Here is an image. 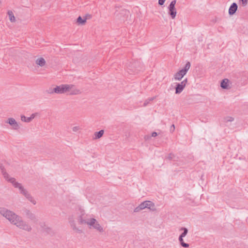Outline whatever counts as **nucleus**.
I'll return each instance as SVG.
<instances>
[{
  "label": "nucleus",
  "mask_w": 248,
  "mask_h": 248,
  "mask_svg": "<svg viewBox=\"0 0 248 248\" xmlns=\"http://www.w3.org/2000/svg\"><path fill=\"white\" fill-rule=\"evenodd\" d=\"M180 230L183 231V232L180 234V236L183 237H185L186 235L187 234L188 230L186 228L182 227L180 229Z\"/></svg>",
  "instance_id": "obj_25"
},
{
  "label": "nucleus",
  "mask_w": 248,
  "mask_h": 248,
  "mask_svg": "<svg viewBox=\"0 0 248 248\" xmlns=\"http://www.w3.org/2000/svg\"><path fill=\"white\" fill-rule=\"evenodd\" d=\"M68 92H70V95H77L81 93L80 90L77 89L74 85V87L70 89Z\"/></svg>",
  "instance_id": "obj_16"
},
{
  "label": "nucleus",
  "mask_w": 248,
  "mask_h": 248,
  "mask_svg": "<svg viewBox=\"0 0 248 248\" xmlns=\"http://www.w3.org/2000/svg\"><path fill=\"white\" fill-rule=\"evenodd\" d=\"M157 136V134L156 132H153L152 134V136L153 137H155Z\"/></svg>",
  "instance_id": "obj_35"
},
{
  "label": "nucleus",
  "mask_w": 248,
  "mask_h": 248,
  "mask_svg": "<svg viewBox=\"0 0 248 248\" xmlns=\"http://www.w3.org/2000/svg\"><path fill=\"white\" fill-rule=\"evenodd\" d=\"M229 80L227 78L223 79L220 83V86L222 89H228Z\"/></svg>",
  "instance_id": "obj_14"
},
{
  "label": "nucleus",
  "mask_w": 248,
  "mask_h": 248,
  "mask_svg": "<svg viewBox=\"0 0 248 248\" xmlns=\"http://www.w3.org/2000/svg\"><path fill=\"white\" fill-rule=\"evenodd\" d=\"M36 64L42 67L46 64V61L43 58H40L36 60Z\"/></svg>",
  "instance_id": "obj_18"
},
{
  "label": "nucleus",
  "mask_w": 248,
  "mask_h": 248,
  "mask_svg": "<svg viewBox=\"0 0 248 248\" xmlns=\"http://www.w3.org/2000/svg\"><path fill=\"white\" fill-rule=\"evenodd\" d=\"M104 133V131L103 130H101L98 132H95L94 133V137L93 139L94 140L98 139L102 137Z\"/></svg>",
  "instance_id": "obj_17"
},
{
  "label": "nucleus",
  "mask_w": 248,
  "mask_h": 248,
  "mask_svg": "<svg viewBox=\"0 0 248 248\" xmlns=\"http://www.w3.org/2000/svg\"><path fill=\"white\" fill-rule=\"evenodd\" d=\"M155 97H156L155 96H154V97L148 98L147 99H146L145 101V102L143 104V106L146 107L151 101H153L155 98Z\"/></svg>",
  "instance_id": "obj_27"
},
{
  "label": "nucleus",
  "mask_w": 248,
  "mask_h": 248,
  "mask_svg": "<svg viewBox=\"0 0 248 248\" xmlns=\"http://www.w3.org/2000/svg\"><path fill=\"white\" fill-rule=\"evenodd\" d=\"M37 113H32L30 117V118L31 119V120L32 121L35 118V117L37 116Z\"/></svg>",
  "instance_id": "obj_32"
},
{
  "label": "nucleus",
  "mask_w": 248,
  "mask_h": 248,
  "mask_svg": "<svg viewBox=\"0 0 248 248\" xmlns=\"http://www.w3.org/2000/svg\"><path fill=\"white\" fill-rule=\"evenodd\" d=\"M52 89H50L49 90H48V91H47V93H49V92H52Z\"/></svg>",
  "instance_id": "obj_37"
},
{
  "label": "nucleus",
  "mask_w": 248,
  "mask_h": 248,
  "mask_svg": "<svg viewBox=\"0 0 248 248\" xmlns=\"http://www.w3.org/2000/svg\"><path fill=\"white\" fill-rule=\"evenodd\" d=\"M87 19V18L86 17L83 19L80 16H79L77 19V22L79 25H83L85 23Z\"/></svg>",
  "instance_id": "obj_21"
},
{
  "label": "nucleus",
  "mask_w": 248,
  "mask_h": 248,
  "mask_svg": "<svg viewBox=\"0 0 248 248\" xmlns=\"http://www.w3.org/2000/svg\"><path fill=\"white\" fill-rule=\"evenodd\" d=\"M178 240H179V241L180 245H181L182 247L185 248H187L189 247V244L184 242V239H183V237L179 236Z\"/></svg>",
  "instance_id": "obj_20"
},
{
  "label": "nucleus",
  "mask_w": 248,
  "mask_h": 248,
  "mask_svg": "<svg viewBox=\"0 0 248 248\" xmlns=\"http://www.w3.org/2000/svg\"><path fill=\"white\" fill-rule=\"evenodd\" d=\"M6 123L12 126L14 130H18L19 128V124L15 119L13 118H8Z\"/></svg>",
  "instance_id": "obj_8"
},
{
  "label": "nucleus",
  "mask_w": 248,
  "mask_h": 248,
  "mask_svg": "<svg viewBox=\"0 0 248 248\" xmlns=\"http://www.w3.org/2000/svg\"><path fill=\"white\" fill-rule=\"evenodd\" d=\"M1 173L4 177V178L9 183L10 181L9 180L11 179L14 178L13 177H10L9 174L6 172L5 169H3V170H1Z\"/></svg>",
  "instance_id": "obj_19"
},
{
  "label": "nucleus",
  "mask_w": 248,
  "mask_h": 248,
  "mask_svg": "<svg viewBox=\"0 0 248 248\" xmlns=\"http://www.w3.org/2000/svg\"><path fill=\"white\" fill-rule=\"evenodd\" d=\"M21 120L22 121L26 122V123H29L31 121V119L29 117H27L25 116L24 115H21Z\"/></svg>",
  "instance_id": "obj_26"
},
{
  "label": "nucleus",
  "mask_w": 248,
  "mask_h": 248,
  "mask_svg": "<svg viewBox=\"0 0 248 248\" xmlns=\"http://www.w3.org/2000/svg\"><path fill=\"white\" fill-rule=\"evenodd\" d=\"M187 82V78H185L184 80H183L180 83H177L175 87V93L179 94L184 89L185 87L186 86V84Z\"/></svg>",
  "instance_id": "obj_7"
},
{
  "label": "nucleus",
  "mask_w": 248,
  "mask_h": 248,
  "mask_svg": "<svg viewBox=\"0 0 248 248\" xmlns=\"http://www.w3.org/2000/svg\"><path fill=\"white\" fill-rule=\"evenodd\" d=\"M23 215L30 220L33 222H37L38 220L36 218V216L33 213H32L30 210L25 208L23 210Z\"/></svg>",
  "instance_id": "obj_6"
},
{
  "label": "nucleus",
  "mask_w": 248,
  "mask_h": 248,
  "mask_svg": "<svg viewBox=\"0 0 248 248\" xmlns=\"http://www.w3.org/2000/svg\"><path fill=\"white\" fill-rule=\"evenodd\" d=\"M7 14L9 16V20H10V21L11 22H15L16 21V19L13 12L12 11H8Z\"/></svg>",
  "instance_id": "obj_22"
},
{
  "label": "nucleus",
  "mask_w": 248,
  "mask_h": 248,
  "mask_svg": "<svg viewBox=\"0 0 248 248\" xmlns=\"http://www.w3.org/2000/svg\"><path fill=\"white\" fill-rule=\"evenodd\" d=\"M74 85L72 84H61L59 86H56V87L52 89V92H49V93H64L68 92L70 89H72Z\"/></svg>",
  "instance_id": "obj_2"
},
{
  "label": "nucleus",
  "mask_w": 248,
  "mask_h": 248,
  "mask_svg": "<svg viewBox=\"0 0 248 248\" xmlns=\"http://www.w3.org/2000/svg\"><path fill=\"white\" fill-rule=\"evenodd\" d=\"M87 216H85L84 214L80 215L78 218V221L79 224H87L90 221V218L86 217Z\"/></svg>",
  "instance_id": "obj_9"
},
{
  "label": "nucleus",
  "mask_w": 248,
  "mask_h": 248,
  "mask_svg": "<svg viewBox=\"0 0 248 248\" xmlns=\"http://www.w3.org/2000/svg\"><path fill=\"white\" fill-rule=\"evenodd\" d=\"M0 214L8 219L11 223L16 225L20 229L31 232V227L26 221H24L22 217L16 215L14 212L8 210L4 207H0Z\"/></svg>",
  "instance_id": "obj_1"
},
{
  "label": "nucleus",
  "mask_w": 248,
  "mask_h": 248,
  "mask_svg": "<svg viewBox=\"0 0 248 248\" xmlns=\"http://www.w3.org/2000/svg\"><path fill=\"white\" fill-rule=\"evenodd\" d=\"M174 157L175 155L173 154L170 153L169 154L168 156L166 157V158L169 159V160H171L174 158Z\"/></svg>",
  "instance_id": "obj_30"
},
{
  "label": "nucleus",
  "mask_w": 248,
  "mask_h": 248,
  "mask_svg": "<svg viewBox=\"0 0 248 248\" xmlns=\"http://www.w3.org/2000/svg\"><path fill=\"white\" fill-rule=\"evenodd\" d=\"M88 225L91 227H92L93 229L96 230L100 232H104L103 227L99 224L96 219L94 218H90V221L88 223Z\"/></svg>",
  "instance_id": "obj_4"
},
{
  "label": "nucleus",
  "mask_w": 248,
  "mask_h": 248,
  "mask_svg": "<svg viewBox=\"0 0 248 248\" xmlns=\"http://www.w3.org/2000/svg\"><path fill=\"white\" fill-rule=\"evenodd\" d=\"M176 0H173L171 1L168 8L169 10L168 14L170 16L172 19H174L176 17L177 11L175 7Z\"/></svg>",
  "instance_id": "obj_5"
},
{
  "label": "nucleus",
  "mask_w": 248,
  "mask_h": 248,
  "mask_svg": "<svg viewBox=\"0 0 248 248\" xmlns=\"http://www.w3.org/2000/svg\"><path fill=\"white\" fill-rule=\"evenodd\" d=\"M145 206H146V205L145 204L144 202H141L139 206L136 207L134 209V211L135 212H139L141 210H143L145 208H146Z\"/></svg>",
  "instance_id": "obj_15"
},
{
  "label": "nucleus",
  "mask_w": 248,
  "mask_h": 248,
  "mask_svg": "<svg viewBox=\"0 0 248 248\" xmlns=\"http://www.w3.org/2000/svg\"><path fill=\"white\" fill-rule=\"evenodd\" d=\"M175 130V126L174 124H172L170 127V131L173 132Z\"/></svg>",
  "instance_id": "obj_34"
},
{
  "label": "nucleus",
  "mask_w": 248,
  "mask_h": 248,
  "mask_svg": "<svg viewBox=\"0 0 248 248\" xmlns=\"http://www.w3.org/2000/svg\"><path fill=\"white\" fill-rule=\"evenodd\" d=\"M145 204L146 205V208L149 209L152 211H155L156 208L155 207V205L154 202L149 201H144Z\"/></svg>",
  "instance_id": "obj_12"
},
{
  "label": "nucleus",
  "mask_w": 248,
  "mask_h": 248,
  "mask_svg": "<svg viewBox=\"0 0 248 248\" xmlns=\"http://www.w3.org/2000/svg\"><path fill=\"white\" fill-rule=\"evenodd\" d=\"M9 180L10 183L12 184L13 186L15 188H18L19 189L20 193L24 195L25 197L30 193L27 189L24 188L21 184L16 182L15 178H12Z\"/></svg>",
  "instance_id": "obj_3"
},
{
  "label": "nucleus",
  "mask_w": 248,
  "mask_h": 248,
  "mask_svg": "<svg viewBox=\"0 0 248 248\" xmlns=\"http://www.w3.org/2000/svg\"><path fill=\"white\" fill-rule=\"evenodd\" d=\"M166 0H158V4L160 5H163L165 3Z\"/></svg>",
  "instance_id": "obj_33"
},
{
  "label": "nucleus",
  "mask_w": 248,
  "mask_h": 248,
  "mask_svg": "<svg viewBox=\"0 0 248 248\" xmlns=\"http://www.w3.org/2000/svg\"><path fill=\"white\" fill-rule=\"evenodd\" d=\"M238 9L237 4L235 2L232 3L229 7V14L230 16L234 15Z\"/></svg>",
  "instance_id": "obj_10"
},
{
  "label": "nucleus",
  "mask_w": 248,
  "mask_h": 248,
  "mask_svg": "<svg viewBox=\"0 0 248 248\" xmlns=\"http://www.w3.org/2000/svg\"><path fill=\"white\" fill-rule=\"evenodd\" d=\"M224 122L227 123L228 122H231L234 121V118L231 116H227L224 118Z\"/></svg>",
  "instance_id": "obj_28"
},
{
  "label": "nucleus",
  "mask_w": 248,
  "mask_h": 248,
  "mask_svg": "<svg viewBox=\"0 0 248 248\" xmlns=\"http://www.w3.org/2000/svg\"><path fill=\"white\" fill-rule=\"evenodd\" d=\"M69 223L71 227L74 231H76L77 232L79 233L82 232V231L81 230L76 227L75 222L73 219H71L69 220Z\"/></svg>",
  "instance_id": "obj_13"
},
{
  "label": "nucleus",
  "mask_w": 248,
  "mask_h": 248,
  "mask_svg": "<svg viewBox=\"0 0 248 248\" xmlns=\"http://www.w3.org/2000/svg\"><path fill=\"white\" fill-rule=\"evenodd\" d=\"M0 169L1 170H3V169H4V167L2 165H0Z\"/></svg>",
  "instance_id": "obj_36"
},
{
  "label": "nucleus",
  "mask_w": 248,
  "mask_h": 248,
  "mask_svg": "<svg viewBox=\"0 0 248 248\" xmlns=\"http://www.w3.org/2000/svg\"><path fill=\"white\" fill-rule=\"evenodd\" d=\"M190 66H191V64H190V62H187L185 67H184V68H183L182 69H181L186 74L187 71H188V70L189 69L190 67Z\"/></svg>",
  "instance_id": "obj_23"
},
{
  "label": "nucleus",
  "mask_w": 248,
  "mask_h": 248,
  "mask_svg": "<svg viewBox=\"0 0 248 248\" xmlns=\"http://www.w3.org/2000/svg\"><path fill=\"white\" fill-rule=\"evenodd\" d=\"M79 127L78 126H74L72 128V130L74 132H77L79 130Z\"/></svg>",
  "instance_id": "obj_31"
},
{
  "label": "nucleus",
  "mask_w": 248,
  "mask_h": 248,
  "mask_svg": "<svg viewBox=\"0 0 248 248\" xmlns=\"http://www.w3.org/2000/svg\"><path fill=\"white\" fill-rule=\"evenodd\" d=\"M186 75L182 70H180L174 74V78L176 80H181Z\"/></svg>",
  "instance_id": "obj_11"
},
{
  "label": "nucleus",
  "mask_w": 248,
  "mask_h": 248,
  "mask_svg": "<svg viewBox=\"0 0 248 248\" xmlns=\"http://www.w3.org/2000/svg\"><path fill=\"white\" fill-rule=\"evenodd\" d=\"M87 16H90V15H87L86 16L87 17Z\"/></svg>",
  "instance_id": "obj_38"
},
{
  "label": "nucleus",
  "mask_w": 248,
  "mask_h": 248,
  "mask_svg": "<svg viewBox=\"0 0 248 248\" xmlns=\"http://www.w3.org/2000/svg\"><path fill=\"white\" fill-rule=\"evenodd\" d=\"M26 198L34 205L36 204V201L34 199L30 193L28 194Z\"/></svg>",
  "instance_id": "obj_24"
},
{
  "label": "nucleus",
  "mask_w": 248,
  "mask_h": 248,
  "mask_svg": "<svg viewBox=\"0 0 248 248\" xmlns=\"http://www.w3.org/2000/svg\"><path fill=\"white\" fill-rule=\"evenodd\" d=\"M239 2L243 6L245 7L247 5L248 3V0H240Z\"/></svg>",
  "instance_id": "obj_29"
}]
</instances>
